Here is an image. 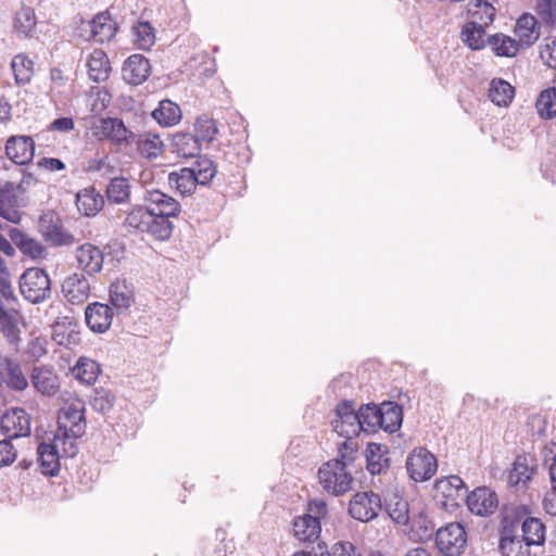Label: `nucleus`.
I'll return each instance as SVG.
<instances>
[{
  "instance_id": "5fc2aeb1",
  "label": "nucleus",
  "mask_w": 556,
  "mask_h": 556,
  "mask_svg": "<svg viewBox=\"0 0 556 556\" xmlns=\"http://www.w3.org/2000/svg\"><path fill=\"white\" fill-rule=\"evenodd\" d=\"M357 453V443L353 438H345V440L339 445L338 457L333 460L344 465V468L351 469Z\"/></svg>"
},
{
  "instance_id": "ddd939ff",
  "label": "nucleus",
  "mask_w": 556,
  "mask_h": 556,
  "mask_svg": "<svg viewBox=\"0 0 556 556\" xmlns=\"http://www.w3.org/2000/svg\"><path fill=\"white\" fill-rule=\"evenodd\" d=\"M113 308L108 304L93 302L85 308V320L94 333H104L112 325Z\"/></svg>"
},
{
  "instance_id": "39448f33",
  "label": "nucleus",
  "mask_w": 556,
  "mask_h": 556,
  "mask_svg": "<svg viewBox=\"0 0 556 556\" xmlns=\"http://www.w3.org/2000/svg\"><path fill=\"white\" fill-rule=\"evenodd\" d=\"M94 135L121 149L134 146L135 132L118 117H101L94 128Z\"/></svg>"
},
{
  "instance_id": "f3484780",
  "label": "nucleus",
  "mask_w": 556,
  "mask_h": 556,
  "mask_svg": "<svg viewBox=\"0 0 556 556\" xmlns=\"http://www.w3.org/2000/svg\"><path fill=\"white\" fill-rule=\"evenodd\" d=\"M86 27L90 31L89 39L99 43L111 41L117 31V24L112 21L109 12L98 13Z\"/></svg>"
},
{
  "instance_id": "2f4dec72",
  "label": "nucleus",
  "mask_w": 556,
  "mask_h": 556,
  "mask_svg": "<svg viewBox=\"0 0 556 556\" xmlns=\"http://www.w3.org/2000/svg\"><path fill=\"white\" fill-rule=\"evenodd\" d=\"M31 382L37 391L42 394L53 395L58 391V377L51 369L46 367H34Z\"/></svg>"
},
{
  "instance_id": "680f3d73",
  "label": "nucleus",
  "mask_w": 556,
  "mask_h": 556,
  "mask_svg": "<svg viewBox=\"0 0 556 556\" xmlns=\"http://www.w3.org/2000/svg\"><path fill=\"white\" fill-rule=\"evenodd\" d=\"M115 167L110 163L109 156L90 159L87 163V172L100 173L102 176L113 174Z\"/></svg>"
},
{
  "instance_id": "603ef678",
  "label": "nucleus",
  "mask_w": 556,
  "mask_h": 556,
  "mask_svg": "<svg viewBox=\"0 0 556 556\" xmlns=\"http://www.w3.org/2000/svg\"><path fill=\"white\" fill-rule=\"evenodd\" d=\"M152 219V214L147 207L138 206L131 210L125 218V225L129 228L139 231H146L149 226V220Z\"/></svg>"
},
{
  "instance_id": "de8ad7c7",
  "label": "nucleus",
  "mask_w": 556,
  "mask_h": 556,
  "mask_svg": "<svg viewBox=\"0 0 556 556\" xmlns=\"http://www.w3.org/2000/svg\"><path fill=\"white\" fill-rule=\"evenodd\" d=\"M3 427L9 428V424L12 422L14 428L17 429L10 438L26 437L30 432L29 420L24 409L17 408L13 410L12 417L5 416L2 420Z\"/></svg>"
},
{
  "instance_id": "ea45409f",
  "label": "nucleus",
  "mask_w": 556,
  "mask_h": 556,
  "mask_svg": "<svg viewBox=\"0 0 556 556\" xmlns=\"http://www.w3.org/2000/svg\"><path fill=\"white\" fill-rule=\"evenodd\" d=\"M488 43L497 56L511 58L519 50L517 40L504 34H495L489 37Z\"/></svg>"
},
{
  "instance_id": "9d476101",
  "label": "nucleus",
  "mask_w": 556,
  "mask_h": 556,
  "mask_svg": "<svg viewBox=\"0 0 556 556\" xmlns=\"http://www.w3.org/2000/svg\"><path fill=\"white\" fill-rule=\"evenodd\" d=\"M471 514L480 517H489L498 508V497L495 491L488 486L476 488L467 492L465 498Z\"/></svg>"
},
{
  "instance_id": "052dcab7",
  "label": "nucleus",
  "mask_w": 556,
  "mask_h": 556,
  "mask_svg": "<svg viewBox=\"0 0 556 556\" xmlns=\"http://www.w3.org/2000/svg\"><path fill=\"white\" fill-rule=\"evenodd\" d=\"M535 11L545 24L556 23V0H536Z\"/></svg>"
},
{
  "instance_id": "393cba45",
  "label": "nucleus",
  "mask_w": 556,
  "mask_h": 556,
  "mask_svg": "<svg viewBox=\"0 0 556 556\" xmlns=\"http://www.w3.org/2000/svg\"><path fill=\"white\" fill-rule=\"evenodd\" d=\"M38 462L45 476H56L60 471V456L56 445L42 442L37 447Z\"/></svg>"
},
{
  "instance_id": "e433bc0d",
  "label": "nucleus",
  "mask_w": 556,
  "mask_h": 556,
  "mask_svg": "<svg viewBox=\"0 0 556 556\" xmlns=\"http://www.w3.org/2000/svg\"><path fill=\"white\" fill-rule=\"evenodd\" d=\"M533 473L534 468L526 463V458L518 457L508 473V484L517 490L527 489Z\"/></svg>"
},
{
  "instance_id": "c9c22d12",
  "label": "nucleus",
  "mask_w": 556,
  "mask_h": 556,
  "mask_svg": "<svg viewBox=\"0 0 556 556\" xmlns=\"http://www.w3.org/2000/svg\"><path fill=\"white\" fill-rule=\"evenodd\" d=\"M100 371L99 364L88 357H79L72 368L73 376L86 386L94 383Z\"/></svg>"
},
{
  "instance_id": "1a4fd4ad",
  "label": "nucleus",
  "mask_w": 556,
  "mask_h": 556,
  "mask_svg": "<svg viewBox=\"0 0 556 556\" xmlns=\"http://www.w3.org/2000/svg\"><path fill=\"white\" fill-rule=\"evenodd\" d=\"M381 508V498L377 493L358 492L350 501L349 514L355 520L368 522L379 515Z\"/></svg>"
},
{
  "instance_id": "2eb2a0df",
  "label": "nucleus",
  "mask_w": 556,
  "mask_h": 556,
  "mask_svg": "<svg viewBox=\"0 0 556 556\" xmlns=\"http://www.w3.org/2000/svg\"><path fill=\"white\" fill-rule=\"evenodd\" d=\"M144 200L151 214L175 217L180 212L179 202L157 189L147 190Z\"/></svg>"
},
{
  "instance_id": "20e7f679",
  "label": "nucleus",
  "mask_w": 556,
  "mask_h": 556,
  "mask_svg": "<svg viewBox=\"0 0 556 556\" xmlns=\"http://www.w3.org/2000/svg\"><path fill=\"white\" fill-rule=\"evenodd\" d=\"M85 408L83 403H73L64 407L58 416V429L55 432V441L61 438L78 439L86 431V420L84 415Z\"/></svg>"
},
{
  "instance_id": "6ab92c4d",
  "label": "nucleus",
  "mask_w": 556,
  "mask_h": 556,
  "mask_svg": "<svg viewBox=\"0 0 556 556\" xmlns=\"http://www.w3.org/2000/svg\"><path fill=\"white\" fill-rule=\"evenodd\" d=\"M366 467L371 475H382L391 466L390 451L387 445L370 442L365 451Z\"/></svg>"
},
{
  "instance_id": "4c0bfd02",
  "label": "nucleus",
  "mask_w": 556,
  "mask_h": 556,
  "mask_svg": "<svg viewBox=\"0 0 556 556\" xmlns=\"http://www.w3.org/2000/svg\"><path fill=\"white\" fill-rule=\"evenodd\" d=\"M494 0H476L468 5V13L471 17L470 22L488 26L491 24L495 16V8L492 2Z\"/></svg>"
},
{
  "instance_id": "49530a36",
  "label": "nucleus",
  "mask_w": 556,
  "mask_h": 556,
  "mask_svg": "<svg viewBox=\"0 0 556 556\" xmlns=\"http://www.w3.org/2000/svg\"><path fill=\"white\" fill-rule=\"evenodd\" d=\"M130 186L126 178H112L106 188V195L111 202L124 203L129 199Z\"/></svg>"
},
{
  "instance_id": "a18cd8bd",
  "label": "nucleus",
  "mask_w": 556,
  "mask_h": 556,
  "mask_svg": "<svg viewBox=\"0 0 556 556\" xmlns=\"http://www.w3.org/2000/svg\"><path fill=\"white\" fill-rule=\"evenodd\" d=\"M194 137L198 139L200 143H210L215 139L218 129L216 126V122L214 119L210 118L206 115H202L198 117L194 123Z\"/></svg>"
},
{
  "instance_id": "f03ea898",
  "label": "nucleus",
  "mask_w": 556,
  "mask_h": 556,
  "mask_svg": "<svg viewBox=\"0 0 556 556\" xmlns=\"http://www.w3.org/2000/svg\"><path fill=\"white\" fill-rule=\"evenodd\" d=\"M327 515V505L321 500L311 501L308 514L298 517L293 521V532L302 542H315L321 531L320 519Z\"/></svg>"
},
{
  "instance_id": "8fccbe9b",
  "label": "nucleus",
  "mask_w": 556,
  "mask_h": 556,
  "mask_svg": "<svg viewBox=\"0 0 556 556\" xmlns=\"http://www.w3.org/2000/svg\"><path fill=\"white\" fill-rule=\"evenodd\" d=\"M168 218L169 216L152 214V219L149 220V226L146 231L159 240L168 239L173 231V224Z\"/></svg>"
},
{
  "instance_id": "a19ab883",
  "label": "nucleus",
  "mask_w": 556,
  "mask_h": 556,
  "mask_svg": "<svg viewBox=\"0 0 556 556\" xmlns=\"http://www.w3.org/2000/svg\"><path fill=\"white\" fill-rule=\"evenodd\" d=\"M134 42L141 50H150L155 43V29L149 22H138L132 27Z\"/></svg>"
},
{
  "instance_id": "58836bf2",
  "label": "nucleus",
  "mask_w": 556,
  "mask_h": 556,
  "mask_svg": "<svg viewBox=\"0 0 556 556\" xmlns=\"http://www.w3.org/2000/svg\"><path fill=\"white\" fill-rule=\"evenodd\" d=\"M522 536L528 545H542L545 542V526L535 517H527L521 523Z\"/></svg>"
},
{
  "instance_id": "412c9836",
  "label": "nucleus",
  "mask_w": 556,
  "mask_h": 556,
  "mask_svg": "<svg viewBox=\"0 0 556 556\" xmlns=\"http://www.w3.org/2000/svg\"><path fill=\"white\" fill-rule=\"evenodd\" d=\"M76 261L78 267L88 275H94L102 269L104 255L103 252L90 243L77 248Z\"/></svg>"
},
{
  "instance_id": "37998d69",
  "label": "nucleus",
  "mask_w": 556,
  "mask_h": 556,
  "mask_svg": "<svg viewBox=\"0 0 556 556\" xmlns=\"http://www.w3.org/2000/svg\"><path fill=\"white\" fill-rule=\"evenodd\" d=\"M33 65V61L24 54H17L12 59L11 67L17 85H25L30 81Z\"/></svg>"
},
{
  "instance_id": "f8f14e48",
  "label": "nucleus",
  "mask_w": 556,
  "mask_h": 556,
  "mask_svg": "<svg viewBox=\"0 0 556 556\" xmlns=\"http://www.w3.org/2000/svg\"><path fill=\"white\" fill-rule=\"evenodd\" d=\"M18 189L20 186L10 181L0 186V216L12 224H18L22 218Z\"/></svg>"
},
{
  "instance_id": "864d4df0",
  "label": "nucleus",
  "mask_w": 556,
  "mask_h": 556,
  "mask_svg": "<svg viewBox=\"0 0 556 556\" xmlns=\"http://www.w3.org/2000/svg\"><path fill=\"white\" fill-rule=\"evenodd\" d=\"M115 403V395L105 388H99L93 391L91 406L94 410L105 414L110 412Z\"/></svg>"
},
{
  "instance_id": "3c124183",
  "label": "nucleus",
  "mask_w": 556,
  "mask_h": 556,
  "mask_svg": "<svg viewBox=\"0 0 556 556\" xmlns=\"http://www.w3.org/2000/svg\"><path fill=\"white\" fill-rule=\"evenodd\" d=\"M189 168L194 170L195 178L200 186L207 185L217 173L213 161L206 157H199Z\"/></svg>"
},
{
  "instance_id": "79ce46f5",
  "label": "nucleus",
  "mask_w": 556,
  "mask_h": 556,
  "mask_svg": "<svg viewBox=\"0 0 556 556\" xmlns=\"http://www.w3.org/2000/svg\"><path fill=\"white\" fill-rule=\"evenodd\" d=\"M535 109L541 117L549 119L556 115V89L547 88L539 94Z\"/></svg>"
},
{
  "instance_id": "f257e3e1",
  "label": "nucleus",
  "mask_w": 556,
  "mask_h": 556,
  "mask_svg": "<svg viewBox=\"0 0 556 556\" xmlns=\"http://www.w3.org/2000/svg\"><path fill=\"white\" fill-rule=\"evenodd\" d=\"M318 481L323 490L333 496H341L353 489L351 469L337 460H328L318 469Z\"/></svg>"
},
{
  "instance_id": "7ed1b4c3",
  "label": "nucleus",
  "mask_w": 556,
  "mask_h": 556,
  "mask_svg": "<svg viewBox=\"0 0 556 556\" xmlns=\"http://www.w3.org/2000/svg\"><path fill=\"white\" fill-rule=\"evenodd\" d=\"M20 291L30 303L45 301L51 293V282L48 274L38 267L26 269L20 278Z\"/></svg>"
},
{
  "instance_id": "5701e85b",
  "label": "nucleus",
  "mask_w": 556,
  "mask_h": 556,
  "mask_svg": "<svg viewBox=\"0 0 556 556\" xmlns=\"http://www.w3.org/2000/svg\"><path fill=\"white\" fill-rule=\"evenodd\" d=\"M110 303L117 314L125 313L134 303V291L125 280H116L111 283L109 290Z\"/></svg>"
},
{
  "instance_id": "bf43d9fd",
  "label": "nucleus",
  "mask_w": 556,
  "mask_h": 556,
  "mask_svg": "<svg viewBox=\"0 0 556 556\" xmlns=\"http://www.w3.org/2000/svg\"><path fill=\"white\" fill-rule=\"evenodd\" d=\"M46 239L53 245H71L75 241L73 235L56 225L48 227L46 231Z\"/></svg>"
},
{
  "instance_id": "9b49d317",
  "label": "nucleus",
  "mask_w": 556,
  "mask_h": 556,
  "mask_svg": "<svg viewBox=\"0 0 556 556\" xmlns=\"http://www.w3.org/2000/svg\"><path fill=\"white\" fill-rule=\"evenodd\" d=\"M503 527L500 530V551L503 556H529L530 545L523 536L516 533L514 521L508 525L507 516H503Z\"/></svg>"
},
{
  "instance_id": "cd10ccee",
  "label": "nucleus",
  "mask_w": 556,
  "mask_h": 556,
  "mask_svg": "<svg viewBox=\"0 0 556 556\" xmlns=\"http://www.w3.org/2000/svg\"><path fill=\"white\" fill-rule=\"evenodd\" d=\"M11 239L20 249V251L34 260L45 258L47 251L46 248L36 239L30 238L28 235L18 229L11 231Z\"/></svg>"
},
{
  "instance_id": "e2e57ef3",
  "label": "nucleus",
  "mask_w": 556,
  "mask_h": 556,
  "mask_svg": "<svg viewBox=\"0 0 556 556\" xmlns=\"http://www.w3.org/2000/svg\"><path fill=\"white\" fill-rule=\"evenodd\" d=\"M16 458V451L11 443V440L0 441V467L11 465Z\"/></svg>"
},
{
  "instance_id": "4d7b16f0",
  "label": "nucleus",
  "mask_w": 556,
  "mask_h": 556,
  "mask_svg": "<svg viewBox=\"0 0 556 556\" xmlns=\"http://www.w3.org/2000/svg\"><path fill=\"white\" fill-rule=\"evenodd\" d=\"M0 331L10 344L18 343L20 329L9 312H5V316H0Z\"/></svg>"
},
{
  "instance_id": "a211bd4d",
  "label": "nucleus",
  "mask_w": 556,
  "mask_h": 556,
  "mask_svg": "<svg viewBox=\"0 0 556 556\" xmlns=\"http://www.w3.org/2000/svg\"><path fill=\"white\" fill-rule=\"evenodd\" d=\"M62 292L67 302L81 304L89 298L90 283L83 274L75 273L65 278L62 283Z\"/></svg>"
},
{
  "instance_id": "774afa93",
  "label": "nucleus",
  "mask_w": 556,
  "mask_h": 556,
  "mask_svg": "<svg viewBox=\"0 0 556 556\" xmlns=\"http://www.w3.org/2000/svg\"><path fill=\"white\" fill-rule=\"evenodd\" d=\"M553 43V48L546 46V49L541 51V58L548 67L556 70V43Z\"/></svg>"
},
{
  "instance_id": "09e8293b",
  "label": "nucleus",
  "mask_w": 556,
  "mask_h": 556,
  "mask_svg": "<svg viewBox=\"0 0 556 556\" xmlns=\"http://www.w3.org/2000/svg\"><path fill=\"white\" fill-rule=\"evenodd\" d=\"M358 409L362 431L375 432L376 429L379 428L380 406L376 404H366L362 405Z\"/></svg>"
},
{
  "instance_id": "0eeeda50",
  "label": "nucleus",
  "mask_w": 556,
  "mask_h": 556,
  "mask_svg": "<svg viewBox=\"0 0 556 556\" xmlns=\"http://www.w3.org/2000/svg\"><path fill=\"white\" fill-rule=\"evenodd\" d=\"M406 470L416 482L430 480L438 470L435 456L425 447L413 450L406 458Z\"/></svg>"
},
{
  "instance_id": "c03bdc74",
  "label": "nucleus",
  "mask_w": 556,
  "mask_h": 556,
  "mask_svg": "<svg viewBox=\"0 0 556 556\" xmlns=\"http://www.w3.org/2000/svg\"><path fill=\"white\" fill-rule=\"evenodd\" d=\"M484 26L473 22H468L462 30L463 41L472 50H479L484 47Z\"/></svg>"
},
{
  "instance_id": "aec40b11",
  "label": "nucleus",
  "mask_w": 556,
  "mask_h": 556,
  "mask_svg": "<svg viewBox=\"0 0 556 556\" xmlns=\"http://www.w3.org/2000/svg\"><path fill=\"white\" fill-rule=\"evenodd\" d=\"M435 489L446 500L444 505H450L451 507L459 506L458 501H463L468 492L465 482L458 476H450L438 480Z\"/></svg>"
},
{
  "instance_id": "338daca9",
  "label": "nucleus",
  "mask_w": 556,
  "mask_h": 556,
  "mask_svg": "<svg viewBox=\"0 0 556 556\" xmlns=\"http://www.w3.org/2000/svg\"><path fill=\"white\" fill-rule=\"evenodd\" d=\"M74 121L71 117H59L54 119L50 126V130L68 132L74 129Z\"/></svg>"
},
{
  "instance_id": "69168bd1",
  "label": "nucleus",
  "mask_w": 556,
  "mask_h": 556,
  "mask_svg": "<svg viewBox=\"0 0 556 556\" xmlns=\"http://www.w3.org/2000/svg\"><path fill=\"white\" fill-rule=\"evenodd\" d=\"M26 354L30 359L38 361L39 358L47 354V350L42 341L39 338H35L30 340V342L28 343Z\"/></svg>"
},
{
  "instance_id": "b1692460",
  "label": "nucleus",
  "mask_w": 556,
  "mask_h": 556,
  "mask_svg": "<svg viewBox=\"0 0 556 556\" xmlns=\"http://www.w3.org/2000/svg\"><path fill=\"white\" fill-rule=\"evenodd\" d=\"M88 76L94 83L105 81L111 72V65L106 53L103 50H93L87 61Z\"/></svg>"
},
{
  "instance_id": "4be33fe9",
  "label": "nucleus",
  "mask_w": 556,
  "mask_h": 556,
  "mask_svg": "<svg viewBox=\"0 0 556 556\" xmlns=\"http://www.w3.org/2000/svg\"><path fill=\"white\" fill-rule=\"evenodd\" d=\"M515 34L518 37L519 47H531L540 37V27L534 16L521 15L516 23Z\"/></svg>"
},
{
  "instance_id": "6e6552de",
  "label": "nucleus",
  "mask_w": 556,
  "mask_h": 556,
  "mask_svg": "<svg viewBox=\"0 0 556 556\" xmlns=\"http://www.w3.org/2000/svg\"><path fill=\"white\" fill-rule=\"evenodd\" d=\"M354 401L343 400L336 407V419L332 420L333 430L341 437L354 438L362 432L359 409L355 408Z\"/></svg>"
},
{
  "instance_id": "473e14b6",
  "label": "nucleus",
  "mask_w": 556,
  "mask_h": 556,
  "mask_svg": "<svg viewBox=\"0 0 556 556\" xmlns=\"http://www.w3.org/2000/svg\"><path fill=\"white\" fill-rule=\"evenodd\" d=\"M134 144L140 154L147 159L157 157L163 150V141L159 135L152 132L136 134Z\"/></svg>"
},
{
  "instance_id": "13d9d810",
  "label": "nucleus",
  "mask_w": 556,
  "mask_h": 556,
  "mask_svg": "<svg viewBox=\"0 0 556 556\" xmlns=\"http://www.w3.org/2000/svg\"><path fill=\"white\" fill-rule=\"evenodd\" d=\"M320 556H359L354 545L350 542H337L332 545L331 551L327 549L326 544H317Z\"/></svg>"
},
{
  "instance_id": "c85d7f7f",
  "label": "nucleus",
  "mask_w": 556,
  "mask_h": 556,
  "mask_svg": "<svg viewBox=\"0 0 556 556\" xmlns=\"http://www.w3.org/2000/svg\"><path fill=\"white\" fill-rule=\"evenodd\" d=\"M403 420V412L400 405L388 402L382 403L379 412V428L389 433L400 429Z\"/></svg>"
},
{
  "instance_id": "f704fd0d",
  "label": "nucleus",
  "mask_w": 556,
  "mask_h": 556,
  "mask_svg": "<svg viewBox=\"0 0 556 556\" xmlns=\"http://www.w3.org/2000/svg\"><path fill=\"white\" fill-rule=\"evenodd\" d=\"M515 88L503 78L490 81L489 98L497 106H507L514 99Z\"/></svg>"
},
{
  "instance_id": "bb28decb",
  "label": "nucleus",
  "mask_w": 556,
  "mask_h": 556,
  "mask_svg": "<svg viewBox=\"0 0 556 556\" xmlns=\"http://www.w3.org/2000/svg\"><path fill=\"white\" fill-rule=\"evenodd\" d=\"M151 115L163 127H172L178 124L182 116L179 105L169 99L161 100Z\"/></svg>"
},
{
  "instance_id": "dca6fc26",
  "label": "nucleus",
  "mask_w": 556,
  "mask_h": 556,
  "mask_svg": "<svg viewBox=\"0 0 556 556\" xmlns=\"http://www.w3.org/2000/svg\"><path fill=\"white\" fill-rule=\"evenodd\" d=\"M150 62L141 54H132L126 59L122 67L123 79L132 86L143 84L150 75Z\"/></svg>"
},
{
  "instance_id": "4468645a",
  "label": "nucleus",
  "mask_w": 556,
  "mask_h": 556,
  "mask_svg": "<svg viewBox=\"0 0 556 556\" xmlns=\"http://www.w3.org/2000/svg\"><path fill=\"white\" fill-rule=\"evenodd\" d=\"M7 156L17 165L29 163L35 154V142L29 136H12L5 143Z\"/></svg>"
},
{
  "instance_id": "423d86ee",
  "label": "nucleus",
  "mask_w": 556,
  "mask_h": 556,
  "mask_svg": "<svg viewBox=\"0 0 556 556\" xmlns=\"http://www.w3.org/2000/svg\"><path fill=\"white\" fill-rule=\"evenodd\" d=\"M435 544L445 556H459L467 546V532L459 522H451L437 531Z\"/></svg>"
},
{
  "instance_id": "c756f323",
  "label": "nucleus",
  "mask_w": 556,
  "mask_h": 556,
  "mask_svg": "<svg viewBox=\"0 0 556 556\" xmlns=\"http://www.w3.org/2000/svg\"><path fill=\"white\" fill-rule=\"evenodd\" d=\"M3 368V380L7 386L15 391H24L28 387V380L24 375L21 365L9 357H5L2 362Z\"/></svg>"
},
{
  "instance_id": "6e6d98bb",
  "label": "nucleus",
  "mask_w": 556,
  "mask_h": 556,
  "mask_svg": "<svg viewBox=\"0 0 556 556\" xmlns=\"http://www.w3.org/2000/svg\"><path fill=\"white\" fill-rule=\"evenodd\" d=\"M36 26L35 13L30 8H22L15 17V29L28 36Z\"/></svg>"
},
{
  "instance_id": "0e129e2a",
  "label": "nucleus",
  "mask_w": 556,
  "mask_h": 556,
  "mask_svg": "<svg viewBox=\"0 0 556 556\" xmlns=\"http://www.w3.org/2000/svg\"><path fill=\"white\" fill-rule=\"evenodd\" d=\"M0 295L8 303H15L17 301L9 271L0 275Z\"/></svg>"
},
{
  "instance_id": "a878e982",
  "label": "nucleus",
  "mask_w": 556,
  "mask_h": 556,
  "mask_svg": "<svg viewBox=\"0 0 556 556\" xmlns=\"http://www.w3.org/2000/svg\"><path fill=\"white\" fill-rule=\"evenodd\" d=\"M76 205L86 216H94L104 205V199L94 188H86L76 194Z\"/></svg>"
},
{
  "instance_id": "72a5a7b5",
  "label": "nucleus",
  "mask_w": 556,
  "mask_h": 556,
  "mask_svg": "<svg viewBox=\"0 0 556 556\" xmlns=\"http://www.w3.org/2000/svg\"><path fill=\"white\" fill-rule=\"evenodd\" d=\"M168 182L170 186H175L181 195H190L199 185L194 170L189 167H182L177 172L170 173L168 175Z\"/></svg>"
},
{
  "instance_id": "7c9ffc66",
  "label": "nucleus",
  "mask_w": 556,
  "mask_h": 556,
  "mask_svg": "<svg viewBox=\"0 0 556 556\" xmlns=\"http://www.w3.org/2000/svg\"><path fill=\"white\" fill-rule=\"evenodd\" d=\"M173 151L180 157H194L200 153L201 143L189 132H177L172 138Z\"/></svg>"
}]
</instances>
